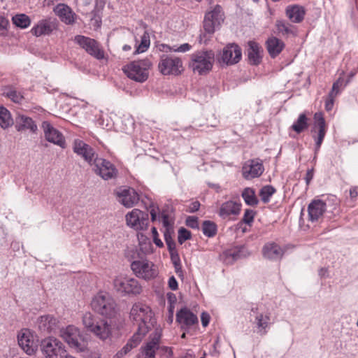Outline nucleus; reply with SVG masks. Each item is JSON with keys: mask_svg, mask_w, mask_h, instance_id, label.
Listing matches in <instances>:
<instances>
[{"mask_svg": "<svg viewBox=\"0 0 358 358\" xmlns=\"http://www.w3.org/2000/svg\"><path fill=\"white\" fill-rule=\"evenodd\" d=\"M131 268L138 278L146 280L153 279L158 275V271L155 264L145 259L133 261Z\"/></svg>", "mask_w": 358, "mask_h": 358, "instance_id": "nucleus-9", "label": "nucleus"}, {"mask_svg": "<svg viewBox=\"0 0 358 358\" xmlns=\"http://www.w3.org/2000/svg\"><path fill=\"white\" fill-rule=\"evenodd\" d=\"M263 255L267 259L277 260L282 257L283 250L278 244L268 243L263 248Z\"/></svg>", "mask_w": 358, "mask_h": 358, "instance_id": "nucleus-30", "label": "nucleus"}, {"mask_svg": "<svg viewBox=\"0 0 358 358\" xmlns=\"http://www.w3.org/2000/svg\"><path fill=\"white\" fill-rule=\"evenodd\" d=\"M174 266V268H175V271L176 273V274L180 277V278H182L183 277V272H182V266H181V264H173Z\"/></svg>", "mask_w": 358, "mask_h": 358, "instance_id": "nucleus-62", "label": "nucleus"}, {"mask_svg": "<svg viewBox=\"0 0 358 358\" xmlns=\"http://www.w3.org/2000/svg\"><path fill=\"white\" fill-rule=\"evenodd\" d=\"M200 207V203L197 201L192 202L187 210L189 213H194L199 210Z\"/></svg>", "mask_w": 358, "mask_h": 358, "instance_id": "nucleus-56", "label": "nucleus"}, {"mask_svg": "<svg viewBox=\"0 0 358 358\" xmlns=\"http://www.w3.org/2000/svg\"><path fill=\"white\" fill-rule=\"evenodd\" d=\"M9 25V21L4 16L0 15V29L6 30Z\"/></svg>", "mask_w": 358, "mask_h": 358, "instance_id": "nucleus-58", "label": "nucleus"}, {"mask_svg": "<svg viewBox=\"0 0 358 358\" xmlns=\"http://www.w3.org/2000/svg\"><path fill=\"white\" fill-rule=\"evenodd\" d=\"M327 206L324 201L317 199L312 201L308 207V219L311 222L318 221L326 211Z\"/></svg>", "mask_w": 358, "mask_h": 358, "instance_id": "nucleus-24", "label": "nucleus"}, {"mask_svg": "<svg viewBox=\"0 0 358 358\" xmlns=\"http://www.w3.org/2000/svg\"><path fill=\"white\" fill-rule=\"evenodd\" d=\"M151 66V61L145 58L124 66L122 71L130 79L138 83H143L148 78L149 69Z\"/></svg>", "mask_w": 358, "mask_h": 358, "instance_id": "nucleus-5", "label": "nucleus"}, {"mask_svg": "<svg viewBox=\"0 0 358 358\" xmlns=\"http://www.w3.org/2000/svg\"><path fill=\"white\" fill-rule=\"evenodd\" d=\"M125 220L129 227L136 231H144L148 226V214L134 208L126 214Z\"/></svg>", "mask_w": 358, "mask_h": 358, "instance_id": "nucleus-10", "label": "nucleus"}, {"mask_svg": "<svg viewBox=\"0 0 358 358\" xmlns=\"http://www.w3.org/2000/svg\"><path fill=\"white\" fill-rule=\"evenodd\" d=\"M140 250L144 254L152 252V245L150 239L143 234H138Z\"/></svg>", "mask_w": 358, "mask_h": 358, "instance_id": "nucleus-39", "label": "nucleus"}, {"mask_svg": "<svg viewBox=\"0 0 358 358\" xmlns=\"http://www.w3.org/2000/svg\"><path fill=\"white\" fill-rule=\"evenodd\" d=\"M275 27L278 32L283 36H295L296 34V28L285 21L277 20L275 22Z\"/></svg>", "mask_w": 358, "mask_h": 358, "instance_id": "nucleus-37", "label": "nucleus"}, {"mask_svg": "<svg viewBox=\"0 0 358 358\" xmlns=\"http://www.w3.org/2000/svg\"><path fill=\"white\" fill-rule=\"evenodd\" d=\"M53 12L66 24H73L75 22L76 15L66 3H58L53 8Z\"/></svg>", "mask_w": 358, "mask_h": 358, "instance_id": "nucleus-22", "label": "nucleus"}, {"mask_svg": "<svg viewBox=\"0 0 358 358\" xmlns=\"http://www.w3.org/2000/svg\"><path fill=\"white\" fill-rule=\"evenodd\" d=\"M224 21V13L220 6L217 5L208 12L203 20V29L206 33L213 34Z\"/></svg>", "mask_w": 358, "mask_h": 358, "instance_id": "nucleus-11", "label": "nucleus"}, {"mask_svg": "<svg viewBox=\"0 0 358 358\" xmlns=\"http://www.w3.org/2000/svg\"><path fill=\"white\" fill-rule=\"evenodd\" d=\"M242 196L245 202L250 206H255L258 203L255 191L251 188H245L242 193Z\"/></svg>", "mask_w": 358, "mask_h": 358, "instance_id": "nucleus-42", "label": "nucleus"}, {"mask_svg": "<svg viewBox=\"0 0 358 358\" xmlns=\"http://www.w3.org/2000/svg\"><path fill=\"white\" fill-rule=\"evenodd\" d=\"M94 165L93 171L103 180H109L116 177L117 170L115 166L109 161L96 157L92 162Z\"/></svg>", "mask_w": 358, "mask_h": 358, "instance_id": "nucleus-14", "label": "nucleus"}, {"mask_svg": "<svg viewBox=\"0 0 358 358\" xmlns=\"http://www.w3.org/2000/svg\"><path fill=\"white\" fill-rule=\"evenodd\" d=\"M285 13L292 22L299 23L303 21L306 10L302 6L294 4L287 6Z\"/></svg>", "mask_w": 358, "mask_h": 358, "instance_id": "nucleus-29", "label": "nucleus"}, {"mask_svg": "<svg viewBox=\"0 0 358 358\" xmlns=\"http://www.w3.org/2000/svg\"><path fill=\"white\" fill-rule=\"evenodd\" d=\"M202 231L206 236L213 237L216 234L217 226L211 221H204L202 225Z\"/></svg>", "mask_w": 358, "mask_h": 358, "instance_id": "nucleus-44", "label": "nucleus"}, {"mask_svg": "<svg viewBox=\"0 0 358 358\" xmlns=\"http://www.w3.org/2000/svg\"><path fill=\"white\" fill-rule=\"evenodd\" d=\"M74 41L88 54L97 59H101L104 57L103 50L100 48L99 43L94 39L85 36L78 35L75 36Z\"/></svg>", "mask_w": 358, "mask_h": 358, "instance_id": "nucleus-15", "label": "nucleus"}, {"mask_svg": "<svg viewBox=\"0 0 358 358\" xmlns=\"http://www.w3.org/2000/svg\"><path fill=\"white\" fill-rule=\"evenodd\" d=\"M15 129L17 131L29 130L31 132L35 133L38 127L32 118L19 114L15 118Z\"/></svg>", "mask_w": 358, "mask_h": 358, "instance_id": "nucleus-27", "label": "nucleus"}, {"mask_svg": "<svg viewBox=\"0 0 358 358\" xmlns=\"http://www.w3.org/2000/svg\"><path fill=\"white\" fill-rule=\"evenodd\" d=\"M168 49L171 52H186L192 49V45L189 43H183L180 46L173 45L172 47L167 46Z\"/></svg>", "mask_w": 358, "mask_h": 358, "instance_id": "nucleus-47", "label": "nucleus"}, {"mask_svg": "<svg viewBox=\"0 0 358 358\" xmlns=\"http://www.w3.org/2000/svg\"><path fill=\"white\" fill-rule=\"evenodd\" d=\"M169 287L171 290H176L178 288V282L174 276H171L169 278L168 281Z\"/></svg>", "mask_w": 358, "mask_h": 358, "instance_id": "nucleus-53", "label": "nucleus"}, {"mask_svg": "<svg viewBox=\"0 0 358 358\" xmlns=\"http://www.w3.org/2000/svg\"><path fill=\"white\" fill-rule=\"evenodd\" d=\"M58 28L57 20L52 17H47L40 20L31 29L32 35L40 37L50 36Z\"/></svg>", "mask_w": 358, "mask_h": 358, "instance_id": "nucleus-16", "label": "nucleus"}, {"mask_svg": "<svg viewBox=\"0 0 358 358\" xmlns=\"http://www.w3.org/2000/svg\"><path fill=\"white\" fill-rule=\"evenodd\" d=\"M73 150L78 155L81 156L87 162L92 165L95 157L94 149L80 139H75L73 144Z\"/></svg>", "mask_w": 358, "mask_h": 358, "instance_id": "nucleus-20", "label": "nucleus"}, {"mask_svg": "<svg viewBox=\"0 0 358 358\" xmlns=\"http://www.w3.org/2000/svg\"><path fill=\"white\" fill-rule=\"evenodd\" d=\"M336 96H331V94H329L328 99L326 101L325 103V108L327 110L329 111L333 108L334 106V100Z\"/></svg>", "mask_w": 358, "mask_h": 358, "instance_id": "nucleus-55", "label": "nucleus"}, {"mask_svg": "<svg viewBox=\"0 0 358 358\" xmlns=\"http://www.w3.org/2000/svg\"><path fill=\"white\" fill-rule=\"evenodd\" d=\"M176 321L182 327H190L198 323V317L188 308H183L177 313Z\"/></svg>", "mask_w": 358, "mask_h": 358, "instance_id": "nucleus-28", "label": "nucleus"}, {"mask_svg": "<svg viewBox=\"0 0 358 358\" xmlns=\"http://www.w3.org/2000/svg\"><path fill=\"white\" fill-rule=\"evenodd\" d=\"M169 254H170L171 259L172 261L173 264H177L180 263V257H179L178 251L175 252H171Z\"/></svg>", "mask_w": 358, "mask_h": 358, "instance_id": "nucleus-59", "label": "nucleus"}, {"mask_svg": "<svg viewBox=\"0 0 358 358\" xmlns=\"http://www.w3.org/2000/svg\"><path fill=\"white\" fill-rule=\"evenodd\" d=\"M164 239L169 253L177 252L176 243L171 238V234H169V230L164 232Z\"/></svg>", "mask_w": 358, "mask_h": 358, "instance_id": "nucleus-46", "label": "nucleus"}, {"mask_svg": "<svg viewBox=\"0 0 358 358\" xmlns=\"http://www.w3.org/2000/svg\"><path fill=\"white\" fill-rule=\"evenodd\" d=\"M162 222L164 227H166V231L169 230V234H171V226L169 221V217L167 215H162Z\"/></svg>", "mask_w": 358, "mask_h": 358, "instance_id": "nucleus-57", "label": "nucleus"}, {"mask_svg": "<svg viewBox=\"0 0 358 358\" xmlns=\"http://www.w3.org/2000/svg\"><path fill=\"white\" fill-rule=\"evenodd\" d=\"M41 349L45 358H64L66 355L65 345L55 337H48L41 341Z\"/></svg>", "mask_w": 358, "mask_h": 358, "instance_id": "nucleus-8", "label": "nucleus"}, {"mask_svg": "<svg viewBox=\"0 0 358 358\" xmlns=\"http://www.w3.org/2000/svg\"><path fill=\"white\" fill-rule=\"evenodd\" d=\"M42 127L44 131L45 139L59 147L64 148L66 146L65 139L64 136L57 129L54 128L50 122H43Z\"/></svg>", "mask_w": 358, "mask_h": 358, "instance_id": "nucleus-19", "label": "nucleus"}, {"mask_svg": "<svg viewBox=\"0 0 358 358\" xmlns=\"http://www.w3.org/2000/svg\"><path fill=\"white\" fill-rule=\"evenodd\" d=\"M343 83V80L341 78H339L334 84L332 86V90L329 92L331 94V96H336L339 93L340 87H342Z\"/></svg>", "mask_w": 358, "mask_h": 358, "instance_id": "nucleus-49", "label": "nucleus"}, {"mask_svg": "<svg viewBox=\"0 0 358 358\" xmlns=\"http://www.w3.org/2000/svg\"><path fill=\"white\" fill-rule=\"evenodd\" d=\"M62 338L71 348L77 352H84L86 350V344L80 329L74 325H69L60 330Z\"/></svg>", "mask_w": 358, "mask_h": 358, "instance_id": "nucleus-7", "label": "nucleus"}, {"mask_svg": "<svg viewBox=\"0 0 358 358\" xmlns=\"http://www.w3.org/2000/svg\"><path fill=\"white\" fill-rule=\"evenodd\" d=\"M159 337L154 338L142 349V358H155Z\"/></svg>", "mask_w": 358, "mask_h": 358, "instance_id": "nucleus-35", "label": "nucleus"}, {"mask_svg": "<svg viewBox=\"0 0 358 358\" xmlns=\"http://www.w3.org/2000/svg\"><path fill=\"white\" fill-rule=\"evenodd\" d=\"M242 57L241 48L236 44H229L224 47L218 57V62L225 65L238 63Z\"/></svg>", "mask_w": 358, "mask_h": 358, "instance_id": "nucleus-17", "label": "nucleus"}, {"mask_svg": "<svg viewBox=\"0 0 358 358\" xmlns=\"http://www.w3.org/2000/svg\"><path fill=\"white\" fill-rule=\"evenodd\" d=\"M214 61L213 50H200L191 55L189 66L194 73L206 75L211 71Z\"/></svg>", "mask_w": 358, "mask_h": 358, "instance_id": "nucleus-4", "label": "nucleus"}, {"mask_svg": "<svg viewBox=\"0 0 358 358\" xmlns=\"http://www.w3.org/2000/svg\"><path fill=\"white\" fill-rule=\"evenodd\" d=\"M255 213L252 210H245L243 217V222L245 224H250L254 220Z\"/></svg>", "mask_w": 358, "mask_h": 358, "instance_id": "nucleus-50", "label": "nucleus"}, {"mask_svg": "<svg viewBox=\"0 0 358 358\" xmlns=\"http://www.w3.org/2000/svg\"><path fill=\"white\" fill-rule=\"evenodd\" d=\"M152 234L153 236V241L155 243V245L159 248L163 247V242L158 238V232L155 227L152 228Z\"/></svg>", "mask_w": 358, "mask_h": 358, "instance_id": "nucleus-51", "label": "nucleus"}, {"mask_svg": "<svg viewBox=\"0 0 358 358\" xmlns=\"http://www.w3.org/2000/svg\"><path fill=\"white\" fill-rule=\"evenodd\" d=\"M37 325L41 332L51 333L59 327V320L52 315H45L38 319Z\"/></svg>", "mask_w": 358, "mask_h": 358, "instance_id": "nucleus-25", "label": "nucleus"}, {"mask_svg": "<svg viewBox=\"0 0 358 358\" xmlns=\"http://www.w3.org/2000/svg\"><path fill=\"white\" fill-rule=\"evenodd\" d=\"M285 47V43L276 37H271L266 41V48L271 57L278 55Z\"/></svg>", "mask_w": 358, "mask_h": 358, "instance_id": "nucleus-32", "label": "nucleus"}, {"mask_svg": "<svg viewBox=\"0 0 358 358\" xmlns=\"http://www.w3.org/2000/svg\"><path fill=\"white\" fill-rule=\"evenodd\" d=\"M118 201L126 208H131L139 201V196L133 188H120L117 191Z\"/></svg>", "mask_w": 358, "mask_h": 358, "instance_id": "nucleus-21", "label": "nucleus"}, {"mask_svg": "<svg viewBox=\"0 0 358 358\" xmlns=\"http://www.w3.org/2000/svg\"><path fill=\"white\" fill-rule=\"evenodd\" d=\"M350 196L351 199H355L358 196V187H352L350 189Z\"/></svg>", "mask_w": 358, "mask_h": 358, "instance_id": "nucleus-63", "label": "nucleus"}, {"mask_svg": "<svg viewBox=\"0 0 358 358\" xmlns=\"http://www.w3.org/2000/svg\"><path fill=\"white\" fill-rule=\"evenodd\" d=\"M158 67L163 75L178 76L183 71L182 62L177 57L163 56Z\"/></svg>", "mask_w": 358, "mask_h": 358, "instance_id": "nucleus-13", "label": "nucleus"}, {"mask_svg": "<svg viewBox=\"0 0 358 358\" xmlns=\"http://www.w3.org/2000/svg\"><path fill=\"white\" fill-rule=\"evenodd\" d=\"M261 52V47L258 43L254 41L248 42V56L250 64L257 65L260 63Z\"/></svg>", "mask_w": 358, "mask_h": 358, "instance_id": "nucleus-31", "label": "nucleus"}, {"mask_svg": "<svg viewBox=\"0 0 358 358\" xmlns=\"http://www.w3.org/2000/svg\"><path fill=\"white\" fill-rule=\"evenodd\" d=\"M308 127V118L305 114L302 113L299 115L297 120L292 125V129L297 134H299L306 129Z\"/></svg>", "mask_w": 358, "mask_h": 358, "instance_id": "nucleus-40", "label": "nucleus"}, {"mask_svg": "<svg viewBox=\"0 0 358 358\" xmlns=\"http://www.w3.org/2000/svg\"><path fill=\"white\" fill-rule=\"evenodd\" d=\"M131 49V46L129 45H124L123 47H122V50L124 51H129Z\"/></svg>", "mask_w": 358, "mask_h": 358, "instance_id": "nucleus-64", "label": "nucleus"}, {"mask_svg": "<svg viewBox=\"0 0 358 358\" xmlns=\"http://www.w3.org/2000/svg\"><path fill=\"white\" fill-rule=\"evenodd\" d=\"M318 274L321 278H328L329 276V270L325 267L321 268L318 271Z\"/></svg>", "mask_w": 358, "mask_h": 358, "instance_id": "nucleus-61", "label": "nucleus"}, {"mask_svg": "<svg viewBox=\"0 0 358 358\" xmlns=\"http://www.w3.org/2000/svg\"><path fill=\"white\" fill-rule=\"evenodd\" d=\"M186 224L191 228H197L199 226L197 218L193 216L187 218Z\"/></svg>", "mask_w": 358, "mask_h": 358, "instance_id": "nucleus-52", "label": "nucleus"}, {"mask_svg": "<svg viewBox=\"0 0 358 358\" xmlns=\"http://www.w3.org/2000/svg\"><path fill=\"white\" fill-rule=\"evenodd\" d=\"M252 312L255 313V323L257 326L258 331L261 334H266V329L269 327L271 321V313L268 311H263L259 308L252 309Z\"/></svg>", "mask_w": 358, "mask_h": 358, "instance_id": "nucleus-26", "label": "nucleus"}, {"mask_svg": "<svg viewBox=\"0 0 358 358\" xmlns=\"http://www.w3.org/2000/svg\"><path fill=\"white\" fill-rule=\"evenodd\" d=\"M264 166L259 159H253L246 161L242 168V174L244 178L250 180L259 177L264 172Z\"/></svg>", "mask_w": 358, "mask_h": 358, "instance_id": "nucleus-18", "label": "nucleus"}, {"mask_svg": "<svg viewBox=\"0 0 358 358\" xmlns=\"http://www.w3.org/2000/svg\"><path fill=\"white\" fill-rule=\"evenodd\" d=\"M13 120L10 111L3 106H0V127L8 129L13 124Z\"/></svg>", "mask_w": 358, "mask_h": 358, "instance_id": "nucleus-36", "label": "nucleus"}, {"mask_svg": "<svg viewBox=\"0 0 358 358\" xmlns=\"http://www.w3.org/2000/svg\"><path fill=\"white\" fill-rule=\"evenodd\" d=\"M91 307L96 313L108 318L114 317L117 313L115 301L106 292L97 293L92 299Z\"/></svg>", "mask_w": 358, "mask_h": 358, "instance_id": "nucleus-3", "label": "nucleus"}, {"mask_svg": "<svg viewBox=\"0 0 358 358\" xmlns=\"http://www.w3.org/2000/svg\"><path fill=\"white\" fill-rule=\"evenodd\" d=\"M210 315L208 313L203 312L201 313V323H202L203 327H207L208 325L209 322H210Z\"/></svg>", "mask_w": 358, "mask_h": 358, "instance_id": "nucleus-54", "label": "nucleus"}, {"mask_svg": "<svg viewBox=\"0 0 358 358\" xmlns=\"http://www.w3.org/2000/svg\"><path fill=\"white\" fill-rule=\"evenodd\" d=\"M85 329L101 341L110 339L113 329L111 324L105 320L97 319L90 312L85 313L82 319Z\"/></svg>", "mask_w": 358, "mask_h": 358, "instance_id": "nucleus-2", "label": "nucleus"}, {"mask_svg": "<svg viewBox=\"0 0 358 358\" xmlns=\"http://www.w3.org/2000/svg\"><path fill=\"white\" fill-rule=\"evenodd\" d=\"M13 23L22 29L28 27L31 24V20L25 14H17L12 17Z\"/></svg>", "mask_w": 358, "mask_h": 358, "instance_id": "nucleus-41", "label": "nucleus"}, {"mask_svg": "<svg viewBox=\"0 0 358 358\" xmlns=\"http://www.w3.org/2000/svg\"><path fill=\"white\" fill-rule=\"evenodd\" d=\"M129 318L134 324L137 327L136 334L143 336H145L155 322L150 308L142 303H136L132 306Z\"/></svg>", "mask_w": 358, "mask_h": 358, "instance_id": "nucleus-1", "label": "nucleus"}, {"mask_svg": "<svg viewBox=\"0 0 358 358\" xmlns=\"http://www.w3.org/2000/svg\"><path fill=\"white\" fill-rule=\"evenodd\" d=\"M143 336L138 334H134L132 338L127 342V343L116 354L118 358L127 355L131 349L136 348L141 341Z\"/></svg>", "mask_w": 358, "mask_h": 358, "instance_id": "nucleus-34", "label": "nucleus"}, {"mask_svg": "<svg viewBox=\"0 0 358 358\" xmlns=\"http://www.w3.org/2000/svg\"><path fill=\"white\" fill-rule=\"evenodd\" d=\"M18 344L28 355H34L38 350V340L28 329H22L17 334Z\"/></svg>", "mask_w": 358, "mask_h": 358, "instance_id": "nucleus-12", "label": "nucleus"}, {"mask_svg": "<svg viewBox=\"0 0 358 358\" xmlns=\"http://www.w3.org/2000/svg\"><path fill=\"white\" fill-rule=\"evenodd\" d=\"M136 41V50L134 52V55L143 53L145 52L150 46V35L147 31H144L143 34L141 36V43L138 44V41L135 38Z\"/></svg>", "mask_w": 358, "mask_h": 358, "instance_id": "nucleus-38", "label": "nucleus"}, {"mask_svg": "<svg viewBox=\"0 0 358 358\" xmlns=\"http://www.w3.org/2000/svg\"><path fill=\"white\" fill-rule=\"evenodd\" d=\"M315 119L317 121V124L318 127V134L317 137L315 141V152H317L320 150V148L324 138L326 134L325 129V121L322 116L321 113H315Z\"/></svg>", "mask_w": 358, "mask_h": 358, "instance_id": "nucleus-33", "label": "nucleus"}, {"mask_svg": "<svg viewBox=\"0 0 358 358\" xmlns=\"http://www.w3.org/2000/svg\"><path fill=\"white\" fill-rule=\"evenodd\" d=\"M313 176H314L313 169H309L307 171V173H306V177H305V180H306L307 185H308L310 184V181L313 178Z\"/></svg>", "mask_w": 358, "mask_h": 358, "instance_id": "nucleus-60", "label": "nucleus"}, {"mask_svg": "<svg viewBox=\"0 0 358 358\" xmlns=\"http://www.w3.org/2000/svg\"><path fill=\"white\" fill-rule=\"evenodd\" d=\"M241 204L234 201L223 203L219 210V215L224 220H232L233 217L239 215Z\"/></svg>", "mask_w": 358, "mask_h": 358, "instance_id": "nucleus-23", "label": "nucleus"}, {"mask_svg": "<svg viewBox=\"0 0 358 358\" xmlns=\"http://www.w3.org/2000/svg\"><path fill=\"white\" fill-rule=\"evenodd\" d=\"M114 289L123 295H137L142 291L138 281L131 277L120 274L113 280Z\"/></svg>", "mask_w": 358, "mask_h": 358, "instance_id": "nucleus-6", "label": "nucleus"}, {"mask_svg": "<svg viewBox=\"0 0 358 358\" xmlns=\"http://www.w3.org/2000/svg\"><path fill=\"white\" fill-rule=\"evenodd\" d=\"M275 192V189L271 185L264 186L259 191L261 200L266 203L270 201L271 197Z\"/></svg>", "mask_w": 358, "mask_h": 358, "instance_id": "nucleus-43", "label": "nucleus"}, {"mask_svg": "<svg viewBox=\"0 0 358 358\" xmlns=\"http://www.w3.org/2000/svg\"><path fill=\"white\" fill-rule=\"evenodd\" d=\"M3 94L16 103H20L24 99L22 94L13 89H8L4 91Z\"/></svg>", "mask_w": 358, "mask_h": 358, "instance_id": "nucleus-45", "label": "nucleus"}, {"mask_svg": "<svg viewBox=\"0 0 358 358\" xmlns=\"http://www.w3.org/2000/svg\"><path fill=\"white\" fill-rule=\"evenodd\" d=\"M191 232L185 228H180L178 230V241L180 244H182L185 241L190 239Z\"/></svg>", "mask_w": 358, "mask_h": 358, "instance_id": "nucleus-48", "label": "nucleus"}]
</instances>
